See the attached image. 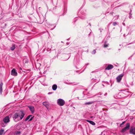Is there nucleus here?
Masks as SVG:
<instances>
[{"label":"nucleus","mask_w":135,"mask_h":135,"mask_svg":"<svg viewBox=\"0 0 135 135\" xmlns=\"http://www.w3.org/2000/svg\"><path fill=\"white\" fill-rule=\"evenodd\" d=\"M25 115L23 111H20L14 114L13 117V119L16 122L19 121L22 119Z\"/></svg>","instance_id":"obj_1"},{"label":"nucleus","mask_w":135,"mask_h":135,"mask_svg":"<svg viewBox=\"0 0 135 135\" xmlns=\"http://www.w3.org/2000/svg\"><path fill=\"white\" fill-rule=\"evenodd\" d=\"M57 103L60 106H63L65 104V102L63 99H60L57 100Z\"/></svg>","instance_id":"obj_2"},{"label":"nucleus","mask_w":135,"mask_h":135,"mask_svg":"<svg viewBox=\"0 0 135 135\" xmlns=\"http://www.w3.org/2000/svg\"><path fill=\"white\" fill-rule=\"evenodd\" d=\"M130 127V124L129 123H127L126 124V126L124 128H123L122 131V132H125L127 130L129 129Z\"/></svg>","instance_id":"obj_3"},{"label":"nucleus","mask_w":135,"mask_h":135,"mask_svg":"<svg viewBox=\"0 0 135 135\" xmlns=\"http://www.w3.org/2000/svg\"><path fill=\"white\" fill-rule=\"evenodd\" d=\"M3 121L5 123H9L10 121L9 116H7L5 117L3 119Z\"/></svg>","instance_id":"obj_4"},{"label":"nucleus","mask_w":135,"mask_h":135,"mask_svg":"<svg viewBox=\"0 0 135 135\" xmlns=\"http://www.w3.org/2000/svg\"><path fill=\"white\" fill-rule=\"evenodd\" d=\"M124 74H121L119 75L116 78L117 81L118 82H119L121 80L122 77L123 76Z\"/></svg>","instance_id":"obj_5"},{"label":"nucleus","mask_w":135,"mask_h":135,"mask_svg":"<svg viewBox=\"0 0 135 135\" xmlns=\"http://www.w3.org/2000/svg\"><path fill=\"white\" fill-rule=\"evenodd\" d=\"M32 117V115H30L28 116L26 118L25 120V121H26L29 119V121H31L33 119V118L34 116H33Z\"/></svg>","instance_id":"obj_6"},{"label":"nucleus","mask_w":135,"mask_h":135,"mask_svg":"<svg viewBox=\"0 0 135 135\" xmlns=\"http://www.w3.org/2000/svg\"><path fill=\"white\" fill-rule=\"evenodd\" d=\"M129 132L131 134L135 135V127H131L130 129Z\"/></svg>","instance_id":"obj_7"},{"label":"nucleus","mask_w":135,"mask_h":135,"mask_svg":"<svg viewBox=\"0 0 135 135\" xmlns=\"http://www.w3.org/2000/svg\"><path fill=\"white\" fill-rule=\"evenodd\" d=\"M17 73L16 72L15 69H13L11 72V74L13 75L16 76L17 75Z\"/></svg>","instance_id":"obj_8"},{"label":"nucleus","mask_w":135,"mask_h":135,"mask_svg":"<svg viewBox=\"0 0 135 135\" xmlns=\"http://www.w3.org/2000/svg\"><path fill=\"white\" fill-rule=\"evenodd\" d=\"M30 110L31 111L32 114L34 113L35 112V109L34 107L32 106H28Z\"/></svg>","instance_id":"obj_9"},{"label":"nucleus","mask_w":135,"mask_h":135,"mask_svg":"<svg viewBox=\"0 0 135 135\" xmlns=\"http://www.w3.org/2000/svg\"><path fill=\"white\" fill-rule=\"evenodd\" d=\"M113 66L111 64H109L108 65L107 67L105 68V70H109L113 68Z\"/></svg>","instance_id":"obj_10"},{"label":"nucleus","mask_w":135,"mask_h":135,"mask_svg":"<svg viewBox=\"0 0 135 135\" xmlns=\"http://www.w3.org/2000/svg\"><path fill=\"white\" fill-rule=\"evenodd\" d=\"M42 104L44 105L47 108H48L49 106V104L48 102H44L42 103Z\"/></svg>","instance_id":"obj_11"},{"label":"nucleus","mask_w":135,"mask_h":135,"mask_svg":"<svg viewBox=\"0 0 135 135\" xmlns=\"http://www.w3.org/2000/svg\"><path fill=\"white\" fill-rule=\"evenodd\" d=\"M3 85V83L2 82L0 84V93L1 94H2V86Z\"/></svg>","instance_id":"obj_12"},{"label":"nucleus","mask_w":135,"mask_h":135,"mask_svg":"<svg viewBox=\"0 0 135 135\" xmlns=\"http://www.w3.org/2000/svg\"><path fill=\"white\" fill-rule=\"evenodd\" d=\"M86 121L87 122H89L90 124L93 125H94L95 124V123L92 121L87 120H86Z\"/></svg>","instance_id":"obj_13"},{"label":"nucleus","mask_w":135,"mask_h":135,"mask_svg":"<svg viewBox=\"0 0 135 135\" xmlns=\"http://www.w3.org/2000/svg\"><path fill=\"white\" fill-rule=\"evenodd\" d=\"M57 85L56 84H54L52 86V89L54 90H55L57 89Z\"/></svg>","instance_id":"obj_14"},{"label":"nucleus","mask_w":135,"mask_h":135,"mask_svg":"<svg viewBox=\"0 0 135 135\" xmlns=\"http://www.w3.org/2000/svg\"><path fill=\"white\" fill-rule=\"evenodd\" d=\"M15 45L14 44L12 45V46L10 47V49L11 50H13L15 49Z\"/></svg>","instance_id":"obj_15"},{"label":"nucleus","mask_w":135,"mask_h":135,"mask_svg":"<svg viewBox=\"0 0 135 135\" xmlns=\"http://www.w3.org/2000/svg\"><path fill=\"white\" fill-rule=\"evenodd\" d=\"M93 103V102H86V103H85V104L86 105H89V104H92Z\"/></svg>","instance_id":"obj_16"},{"label":"nucleus","mask_w":135,"mask_h":135,"mask_svg":"<svg viewBox=\"0 0 135 135\" xmlns=\"http://www.w3.org/2000/svg\"><path fill=\"white\" fill-rule=\"evenodd\" d=\"M109 45V44H107L106 42H105L104 45V47L105 48L107 47Z\"/></svg>","instance_id":"obj_17"},{"label":"nucleus","mask_w":135,"mask_h":135,"mask_svg":"<svg viewBox=\"0 0 135 135\" xmlns=\"http://www.w3.org/2000/svg\"><path fill=\"white\" fill-rule=\"evenodd\" d=\"M4 132V130L3 129H2L0 130V135H2Z\"/></svg>","instance_id":"obj_18"},{"label":"nucleus","mask_w":135,"mask_h":135,"mask_svg":"<svg viewBox=\"0 0 135 135\" xmlns=\"http://www.w3.org/2000/svg\"><path fill=\"white\" fill-rule=\"evenodd\" d=\"M117 24V23L115 22H114L113 23V25L114 26H115Z\"/></svg>","instance_id":"obj_19"},{"label":"nucleus","mask_w":135,"mask_h":135,"mask_svg":"<svg viewBox=\"0 0 135 135\" xmlns=\"http://www.w3.org/2000/svg\"><path fill=\"white\" fill-rule=\"evenodd\" d=\"M21 133V132L20 131H17L16 133V134H19Z\"/></svg>","instance_id":"obj_20"},{"label":"nucleus","mask_w":135,"mask_h":135,"mask_svg":"<svg viewBox=\"0 0 135 135\" xmlns=\"http://www.w3.org/2000/svg\"><path fill=\"white\" fill-rule=\"evenodd\" d=\"M95 50H93L92 51V53L93 54H95L96 53Z\"/></svg>","instance_id":"obj_21"},{"label":"nucleus","mask_w":135,"mask_h":135,"mask_svg":"<svg viewBox=\"0 0 135 135\" xmlns=\"http://www.w3.org/2000/svg\"><path fill=\"white\" fill-rule=\"evenodd\" d=\"M125 121H124V122H122V124H120V125H122V124H124V123H125Z\"/></svg>","instance_id":"obj_22"},{"label":"nucleus","mask_w":135,"mask_h":135,"mask_svg":"<svg viewBox=\"0 0 135 135\" xmlns=\"http://www.w3.org/2000/svg\"><path fill=\"white\" fill-rule=\"evenodd\" d=\"M52 94V93L51 92H49L48 93V94Z\"/></svg>","instance_id":"obj_23"},{"label":"nucleus","mask_w":135,"mask_h":135,"mask_svg":"<svg viewBox=\"0 0 135 135\" xmlns=\"http://www.w3.org/2000/svg\"><path fill=\"white\" fill-rule=\"evenodd\" d=\"M20 69L21 70H22V68H20Z\"/></svg>","instance_id":"obj_24"},{"label":"nucleus","mask_w":135,"mask_h":135,"mask_svg":"<svg viewBox=\"0 0 135 135\" xmlns=\"http://www.w3.org/2000/svg\"><path fill=\"white\" fill-rule=\"evenodd\" d=\"M117 17H119V16H117Z\"/></svg>","instance_id":"obj_25"}]
</instances>
